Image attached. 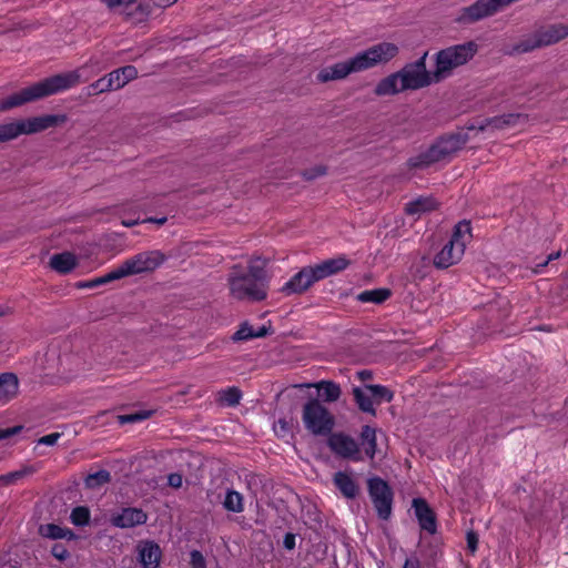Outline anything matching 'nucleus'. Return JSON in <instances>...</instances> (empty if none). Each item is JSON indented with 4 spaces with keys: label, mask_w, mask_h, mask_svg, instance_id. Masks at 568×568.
I'll return each instance as SVG.
<instances>
[{
    "label": "nucleus",
    "mask_w": 568,
    "mask_h": 568,
    "mask_svg": "<svg viewBox=\"0 0 568 568\" xmlns=\"http://www.w3.org/2000/svg\"><path fill=\"white\" fill-rule=\"evenodd\" d=\"M476 44L468 42L440 50L436 54L435 80L440 82L450 75L452 71L465 64L476 52Z\"/></svg>",
    "instance_id": "nucleus-7"
},
{
    "label": "nucleus",
    "mask_w": 568,
    "mask_h": 568,
    "mask_svg": "<svg viewBox=\"0 0 568 568\" xmlns=\"http://www.w3.org/2000/svg\"><path fill=\"white\" fill-rule=\"evenodd\" d=\"M403 568H419V565L417 560L406 559Z\"/></svg>",
    "instance_id": "nucleus-54"
},
{
    "label": "nucleus",
    "mask_w": 568,
    "mask_h": 568,
    "mask_svg": "<svg viewBox=\"0 0 568 568\" xmlns=\"http://www.w3.org/2000/svg\"><path fill=\"white\" fill-rule=\"evenodd\" d=\"M146 221L148 222H156L158 224H163V223H165L166 219L165 217H162V219H159V220L149 219Z\"/></svg>",
    "instance_id": "nucleus-57"
},
{
    "label": "nucleus",
    "mask_w": 568,
    "mask_h": 568,
    "mask_svg": "<svg viewBox=\"0 0 568 568\" xmlns=\"http://www.w3.org/2000/svg\"><path fill=\"white\" fill-rule=\"evenodd\" d=\"M398 47L390 42L377 43L367 50L358 52L353 58L323 68L316 79L321 83L343 80L351 73L361 72L378 64H384L395 58Z\"/></svg>",
    "instance_id": "nucleus-2"
},
{
    "label": "nucleus",
    "mask_w": 568,
    "mask_h": 568,
    "mask_svg": "<svg viewBox=\"0 0 568 568\" xmlns=\"http://www.w3.org/2000/svg\"><path fill=\"white\" fill-rule=\"evenodd\" d=\"M231 295L236 300L253 302L263 301L267 296L268 277L263 263L252 260L247 271L235 265L227 275Z\"/></svg>",
    "instance_id": "nucleus-3"
},
{
    "label": "nucleus",
    "mask_w": 568,
    "mask_h": 568,
    "mask_svg": "<svg viewBox=\"0 0 568 568\" xmlns=\"http://www.w3.org/2000/svg\"><path fill=\"white\" fill-rule=\"evenodd\" d=\"M467 139L463 134H453L439 139L427 151L408 160L410 168H424L433 163L450 159L465 144Z\"/></svg>",
    "instance_id": "nucleus-6"
},
{
    "label": "nucleus",
    "mask_w": 568,
    "mask_h": 568,
    "mask_svg": "<svg viewBox=\"0 0 568 568\" xmlns=\"http://www.w3.org/2000/svg\"><path fill=\"white\" fill-rule=\"evenodd\" d=\"M560 256V252H556V253H551L548 255L547 260L541 263V264H538V266H546L550 261H554V260H557L558 257Z\"/></svg>",
    "instance_id": "nucleus-52"
},
{
    "label": "nucleus",
    "mask_w": 568,
    "mask_h": 568,
    "mask_svg": "<svg viewBox=\"0 0 568 568\" xmlns=\"http://www.w3.org/2000/svg\"><path fill=\"white\" fill-rule=\"evenodd\" d=\"M166 258V255L159 250L144 251L123 261L119 268L123 277L151 273L159 268Z\"/></svg>",
    "instance_id": "nucleus-10"
},
{
    "label": "nucleus",
    "mask_w": 568,
    "mask_h": 568,
    "mask_svg": "<svg viewBox=\"0 0 568 568\" xmlns=\"http://www.w3.org/2000/svg\"><path fill=\"white\" fill-rule=\"evenodd\" d=\"M362 440L365 447L366 455L373 459L376 454V429L371 426H364L361 433Z\"/></svg>",
    "instance_id": "nucleus-31"
},
{
    "label": "nucleus",
    "mask_w": 568,
    "mask_h": 568,
    "mask_svg": "<svg viewBox=\"0 0 568 568\" xmlns=\"http://www.w3.org/2000/svg\"><path fill=\"white\" fill-rule=\"evenodd\" d=\"M111 479L110 473L108 470L101 469L93 474H89L85 477V486L91 489L99 488L100 486L109 483Z\"/></svg>",
    "instance_id": "nucleus-35"
},
{
    "label": "nucleus",
    "mask_w": 568,
    "mask_h": 568,
    "mask_svg": "<svg viewBox=\"0 0 568 568\" xmlns=\"http://www.w3.org/2000/svg\"><path fill=\"white\" fill-rule=\"evenodd\" d=\"M36 471V468L33 466H24L19 470H14L4 475H0V486H10L22 478H24L28 475H31Z\"/></svg>",
    "instance_id": "nucleus-33"
},
{
    "label": "nucleus",
    "mask_w": 568,
    "mask_h": 568,
    "mask_svg": "<svg viewBox=\"0 0 568 568\" xmlns=\"http://www.w3.org/2000/svg\"><path fill=\"white\" fill-rule=\"evenodd\" d=\"M367 392L373 395L376 404L393 400L394 394L390 389L383 385H366Z\"/></svg>",
    "instance_id": "nucleus-34"
},
{
    "label": "nucleus",
    "mask_w": 568,
    "mask_h": 568,
    "mask_svg": "<svg viewBox=\"0 0 568 568\" xmlns=\"http://www.w3.org/2000/svg\"><path fill=\"white\" fill-rule=\"evenodd\" d=\"M438 203L434 197L426 196V197H419L415 201L408 202L406 204L405 211L407 214L415 215V214H423L430 212L437 207Z\"/></svg>",
    "instance_id": "nucleus-26"
},
{
    "label": "nucleus",
    "mask_w": 568,
    "mask_h": 568,
    "mask_svg": "<svg viewBox=\"0 0 568 568\" xmlns=\"http://www.w3.org/2000/svg\"><path fill=\"white\" fill-rule=\"evenodd\" d=\"M138 77V70L133 65L119 68L105 77H102L88 87V94H98L119 90Z\"/></svg>",
    "instance_id": "nucleus-11"
},
{
    "label": "nucleus",
    "mask_w": 568,
    "mask_h": 568,
    "mask_svg": "<svg viewBox=\"0 0 568 568\" xmlns=\"http://www.w3.org/2000/svg\"><path fill=\"white\" fill-rule=\"evenodd\" d=\"M40 531L44 537L52 538V539H62V538L73 535L69 529H64L54 524H48L45 526H41Z\"/></svg>",
    "instance_id": "nucleus-36"
},
{
    "label": "nucleus",
    "mask_w": 568,
    "mask_h": 568,
    "mask_svg": "<svg viewBox=\"0 0 568 568\" xmlns=\"http://www.w3.org/2000/svg\"><path fill=\"white\" fill-rule=\"evenodd\" d=\"M223 506L227 511L241 513L244 510L243 496L233 489L226 491Z\"/></svg>",
    "instance_id": "nucleus-32"
},
{
    "label": "nucleus",
    "mask_w": 568,
    "mask_h": 568,
    "mask_svg": "<svg viewBox=\"0 0 568 568\" xmlns=\"http://www.w3.org/2000/svg\"><path fill=\"white\" fill-rule=\"evenodd\" d=\"M146 520L148 515L140 508H124L110 519L111 524L118 528H133L145 524Z\"/></svg>",
    "instance_id": "nucleus-17"
},
{
    "label": "nucleus",
    "mask_w": 568,
    "mask_h": 568,
    "mask_svg": "<svg viewBox=\"0 0 568 568\" xmlns=\"http://www.w3.org/2000/svg\"><path fill=\"white\" fill-rule=\"evenodd\" d=\"M368 493L378 517L388 519L392 514L393 493L387 483L381 478L369 479Z\"/></svg>",
    "instance_id": "nucleus-13"
},
{
    "label": "nucleus",
    "mask_w": 568,
    "mask_h": 568,
    "mask_svg": "<svg viewBox=\"0 0 568 568\" xmlns=\"http://www.w3.org/2000/svg\"><path fill=\"white\" fill-rule=\"evenodd\" d=\"M70 519L74 526H87L90 521L89 508L84 506H78L73 508L70 515Z\"/></svg>",
    "instance_id": "nucleus-37"
},
{
    "label": "nucleus",
    "mask_w": 568,
    "mask_h": 568,
    "mask_svg": "<svg viewBox=\"0 0 568 568\" xmlns=\"http://www.w3.org/2000/svg\"><path fill=\"white\" fill-rule=\"evenodd\" d=\"M111 12L120 14L126 8H131L139 0H100Z\"/></svg>",
    "instance_id": "nucleus-38"
},
{
    "label": "nucleus",
    "mask_w": 568,
    "mask_h": 568,
    "mask_svg": "<svg viewBox=\"0 0 568 568\" xmlns=\"http://www.w3.org/2000/svg\"><path fill=\"white\" fill-rule=\"evenodd\" d=\"M138 559L143 568H159L162 550L158 544L151 540L140 541L136 546Z\"/></svg>",
    "instance_id": "nucleus-16"
},
{
    "label": "nucleus",
    "mask_w": 568,
    "mask_h": 568,
    "mask_svg": "<svg viewBox=\"0 0 568 568\" xmlns=\"http://www.w3.org/2000/svg\"><path fill=\"white\" fill-rule=\"evenodd\" d=\"M334 484L346 498H355L358 494V486L347 473L337 471L334 475Z\"/></svg>",
    "instance_id": "nucleus-24"
},
{
    "label": "nucleus",
    "mask_w": 568,
    "mask_h": 568,
    "mask_svg": "<svg viewBox=\"0 0 568 568\" xmlns=\"http://www.w3.org/2000/svg\"><path fill=\"white\" fill-rule=\"evenodd\" d=\"M267 331L264 326L254 329L247 323L241 325V327L234 333L233 341H247L255 337H263Z\"/></svg>",
    "instance_id": "nucleus-30"
},
{
    "label": "nucleus",
    "mask_w": 568,
    "mask_h": 568,
    "mask_svg": "<svg viewBox=\"0 0 568 568\" xmlns=\"http://www.w3.org/2000/svg\"><path fill=\"white\" fill-rule=\"evenodd\" d=\"M348 265L349 260L345 255H338L314 266L303 267L282 286L281 292L285 295L302 294L315 282L342 272Z\"/></svg>",
    "instance_id": "nucleus-4"
},
{
    "label": "nucleus",
    "mask_w": 568,
    "mask_h": 568,
    "mask_svg": "<svg viewBox=\"0 0 568 568\" xmlns=\"http://www.w3.org/2000/svg\"><path fill=\"white\" fill-rule=\"evenodd\" d=\"M121 278H123V276L118 266L116 268L112 270L111 272L106 273L105 275L99 276L91 281H92L93 287H95V286L103 285V284L110 283L112 281H116V280H121Z\"/></svg>",
    "instance_id": "nucleus-40"
},
{
    "label": "nucleus",
    "mask_w": 568,
    "mask_h": 568,
    "mask_svg": "<svg viewBox=\"0 0 568 568\" xmlns=\"http://www.w3.org/2000/svg\"><path fill=\"white\" fill-rule=\"evenodd\" d=\"M79 288H93L92 281L80 282L77 285Z\"/></svg>",
    "instance_id": "nucleus-55"
},
{
    "label": "nucleus",
    "mask_w": 568,
    "mask_h": 568,
    "mask_svg": "<svg viewBox=\"0 0 568 568\" xmlns=\"http://www.w3.org/2000/svg\"><path fill=\"white\" fill-rule=\"evenodd\" d=\"M155 7L168 8L174 4L178 0H151Z\"/></svg>",
    "instance_id": "nucleus-50"
},
{
    "label": "nucleus",
    "mask_w": 568,
    "mask_h": 568,
    "mask_svg": "<svg viewBox=\"0 0 568 568\" xmlns=\"http://www.w3.org/2000/svg\"><path fill=\"white\" fill-rule=\"evenodd\" d=\"M357 376L361 381H366V379L372 378V372L364 369V371L358 372Z\"/></svg>",
    "instance_id": "nucleus-53"
},
{
    "label": "nucleus",
    "mask_w": 568,
    "mask_h": 568,
    "mask_svg": "<svg viewBox=\"0 0 568 568\" xmlns=\"http://www.w3.org/2000/svg\"><path fill=\"white\" fill-rule=\"evenodd\" d=\"M471 236L470 223L468 221L458 222L450 239L435 254L433 260L435 267L444 270L459 263Z\"/></svg>",
    "instance_id": "nucleus-5"
},
{
    "label": "nucleus",
    "mask_w": 568,
    "mask_h": 568,
    "mask_svg": "<svg viewBox=\"0 0 568 568\" xmlns=\"http://www.w3.org/2000/svg\"><path fill=\"white\" fill-rule=\"evenodd\" d=\"M328 447L336 455L344 458H358V446L357 443L349 436L342 433L332 434L328 437Z\"/></svg>",
    "instance_id": "nucleus-15"
},
{
    "label": "nucleus",
    "mask_w": 568,
    "mask_h": 568,
    "mask_svg": "<svg viewBox=\"0 0 568 568\" xmlns=\"http://www.w3.org/2000/svg\"><path fill=\"white\" fill-rule=\"evenodd\" d=\"M302 420L305 428L315 436L329 435L335 425L334 416L317 399H311L304 405Z\"/></svg>",
    "instance_id": "nucleus-8"
},
{
    "label": "nucleus",
    "mask_w": 568,
    "mask_h": 568,
    "mask_svg": "<svg viewBox=\"0 0 568 568\" xmlns=\"http://www.w3.org/2000/svg\"><path fill=\"white\" fill-rule=\"evenodd\" d=\"M413 507L422 529L435 534L437 529L436 517L427 503L422 498H415Z\"/></svg>",
    "instance_id": "nucleus-18"
},
{
    "label": "nucleus",
    "mask_w": 568,
    "mask_h": 568,
    "mask_svg": "<svg viewBox=\"0 0 568 568\" xmlns=\"http://www.w3.org/2000/svg\"><path fill=\"white\" fill-rule=\"evenodd\" d=\"M353 394L361 410L376 415L374 397L367 392L366 386L364 388L354 387Z\"/></svg>",
    "instance_id": "nucleus-27"
},
{
    "label": "nucleus",
    "mask_w": 568,
    "mask_h": 568,
    "mask_svg": "<svg viewBox=\"0 0 568 568\" xmlns=\"http://www.w3.org/2000/svg\"><path fill=\"white\" fill-rule=\"evenodd\" d=\"M311 386L317 388L318 395L324 402L333 403L336 402L341 396V387L336 383L321 381L315 384H307V387Z\"/></svg>",
    "instance_id": "nucleus-25"
},
{
    "label": "nucleus",
    "mask_w": 568,
    "mask_h": 568,
    "mask_svg": "<svg viewBox=\"0 0 568 568\" xmlns=\"http://www.w3.org/2000/svg\"><path fill=\"white\" fill-rule=\"evenodd\" d=\"M525 122L526 118L520 114H504L488 120L486 125H481L480 129L485 130L488 128H493L497 130H503L524 124Z\"/></svg>",
    "instance_id": "nucleus-22"
},
{
    "label": "nucleus",
    "mask_w": 568,
    "mask_h": 568,
    "mask_svg": "<svg viewBox=\"0 0 568 568\" xmlns=\"http://www.w3.org/2000/svg\"><path fill=\"white\" fill-rule=\"evenodd\" d=\"M52 554L55 558H58L60 560H63L69 556L67 549L62 546H54L52 548Z\"/></svg>",
    "instance_id": "nucleus-49"
},
{
    "label": "nucleus",
    "mask_w": 568,
    "mask_h": 568,
    "mask_svg": "<svg viewBox=\"0 0 568 568\" xmlns=\"http://www.w3.org/2000/svg\"><path fill=\"white\" fill-rule=\"evenodd\" d=\"M467 546L471 552H475L478 545V537L474 531L467 532Z\"/></svg>",
    "instance_id": "nucleus-46"
},
{
    "label": "nucleus",
    "mask_w": 568,
    "mask_h": 568,
    "mask_svg": "<svg viewBox=\"0 0 568 568\" xmlns=\"http://www.w3.org/2000/svg\"><path fill=\"white\" fill-rule=\"evenodd\" d=\"M24 135L21 120L0 124V141L8 142Z\"/></svg>",
    "instance_id": "nucleus-28"
},
{
    "label": "nucleus",
    "mask_w": 568,
    "mask_h": 568,
    "mask_svg": "<svg viewBox=\"0 0 568 568\" xmlns=\"http://www.w3.org/2000/svg\"><path fill=\"white\" fill-rule=\"evenodd\" d=\"M104 68L105 64L101 58L91 57L83 65L75 70L47 78L11 94L0 102V110H10L24 103L65 91L81 82H87Z\"/></svg>",
    "instance_id": "nucleus-1"
},
{
    "label": "nucleus",
    "mask_w": 568,
    "mask_h": 568,
    "mask_svg": "<svg viewBox=\"0 0 568 568\" xmlns=\"http://www.w3.org/2000/svg\"><path fill=\"white\" fill-rule=\"evenodd\" d=\"M67 120L68 118L65 114H44L28 119H21L24 135L39 133L50 128L61 125L65 123Z\"/></svg>",
    "instance_id": "nucleus-14"
},
{
    "label": "nucleus",
    "mask_w": 568,
    "mask_h": 568,
    "mask_svg": "<svg viewBox=\"0 0 568 568\" xmlns=\"http://www.w3.org/2000/svg\"><path fill=\"white\" fill-rule=\"evenodd\" d=\"M60 434L59 433H51L49 435H45V436H42L39 440H38V444L40 445H47V446H52L54 445L58 439L60 438Z\"/></svg>",
    "instance_id": "nucleus-43"
},
{
    "label": "nucleus",
    "mask_w": 568,
    "mask_h": 568,
    "mask_svg": "<svg viewBox=\"0 0 568 568\" xmlns=\"http://www.w3.org/2000/svg\"><path fill=\"white\" fill-rule=\"evenodd\" d=\"M568 36V26L558 23L538 29L534 34L521 40L514 50L518 53L532 51L537 48L551 45Z\"/></svg>",
    "instance_id": "nucleus-9"
},
{
    "label": "nucleus",
    "mask_w": 568,
    "mask_h": 568,
    "mask_svg": "<svg viewBox=\"0 0 568 568\" xmlns=\"http://www.w3.org/2000/svg\"><path fill=\"white\" fill-rule=\"evenodd\" d=\"M390 296L388 288L367 290L358 294L357 300L362 303L379 304Z\"/></svg>",
    "instance_id": "nucleus-29"
},
{
    "label": "nucleus",
    "mask_w": 568,
    "mask_h": 568,
    "mask_svg": "<svg viewBox=\"0 0 568 568\" xmlns=\"http://www.w3.org/2000/svg\"><path fill=\"white\" fill-rule=\"evenodd\" d=\"M21 429H22L21 426H14L11 428L0 429V440L18 434Z\"/></svg>",
    "instance_id": "nucleus-48"
},
{
    "label": "nucleus",
    "mask_w": 568,
    "mask_h": 568,
    "mask_svg": "<svg viewBox=\"0 0 568 568\" xmlns=\"http://www.w3.org/2000/svg\"><path fill=\"white\" fill-rule=\"evenodd\" d=\"M120 14L123 16V19L126 22L133 26H139L149 20L151 16V8L149 3L141 2V0H139L131 8L123 10Z\"/></svg>",
    "instance_id": "nucleus-20"
},
{
    "label": "nucleus",
    "mask_w": 568,
    "mask_h": 568,
    "mask_svg": "<svg viewBox=\"0 0 568 568\" xmlns=\"http://www.w3.org/2000/svg\"><path fill=\"white\" fill-rule=\"evenodd\" d=\"M168 484L173 488H180L183 484V478L180 474H170L168 477Z\"/></svg>",
    "instance_id": "nucleus-45"
},
{
    "label": "nucleus",
    "mask_w": 568,
    "mask_h": 568,
    "mask_svg": "<svg viewBox=\"0 0 568 568\" xmlns=\"http://www.w3.org/2000/svg\"><path fill=\"white\" fill-rule=\"evenodd\" d=\"M19 382L14 374L0 375V405H4L18 394Z\"/></svg>",
    "instance_id": "nucleus-21"
},
{
    "label": "nucleus",
    "mask_w": 568,
    "mask_h": 568,
    "mask_svg": "<svg viewBox=\"0 0 568 568\" xmlns=\"http://www.w3.org/2000/svg\"><path fill=\"white\" fill-rule=\"evenodd\" d=\"M138 224V221L135 220H131V221H122V225L126 226V227H131L133 225Z\"/></svg>",
    "instance_id": "nucleus-56"
},
{
    "label": "nucleus",
    "mask_w": 568,
    "mask_h": 568,
    "mask_svg": "<svg viewBox=\"0 0 568 568\" xmlns=\"http://www.w3.org/2000/svg\"><path fill=\"white\" fill-rule=\"evenodd\" d=\"M406 87L404 80L400 75V72L397 71L395 73L389 74L388 77L382 79L375 87V94L378 97L385 95H394L406 91Z\"/></svg>",
    "instance_id": "nucleus-19"
},
{
    "label": "nucleus",
    "mask_w": 568,
    "mask_h": 568,
    "mask_svg": "<svg viewBox=\"0 0 568 568\" xmlns=\"http://www.w3.org/2000/svg\"><path fill=\"white\" fill-rule=\"evenodd\" d=\"M284 545L287 549L294 548L295 540L293 535H286L284 539Z\"/></svg>",
    "instance_id": "nucleus-51"
},
{
    "label": "nucleus",
    "mask_w": 568,
    "mask_h": 568,
    "mask_svg": "<svg viewBox=\"0 0 568 568\" xmlns=\"http://www.w3.org/2000/svg\"><path fill=\"white\" fill-rule=\"evenodd\" d=\"M77 264L78 261L75 255L70 252L54 254L50 258V266L61 274L71 272Z\"/></svg>",
    "instance_id": "nucleus-23"
},
{
    "label": "nucleus",
    "mask_w": 568,
    "mask_h": 568,
    "mask_svg": "<svg viewBox=\"0 0 568 568\" xmlns=\"http://www.w3.org/2000/svg\"><path fill=\"white\" fill-rule=\"evenodd\" d=\"M326 172V170L323 168V166H317L311 171H307L304 173V176L307 179V180H313L317 176H322L324 175Z\"/></svg>",
    "instance_id": "nucleus-47"
},
{
    "label": "nucleus",
    "mask_w": 568,
    "mask_h": 568,
    "mask_svg": "<svg viewBox=\"0 0 568 568\" xmlns=\"http://www.w3.org/2000/svg\"><path fill=\"white\" fill-rule=\"evenodd\" d=\"M4 314H6L4 308H3V306L0 305V316H2Z\"/></svg>",
    "instance_id": "nucleus-58"
},
{
    "label": "nucleus",
    "mask_w": 568,
    "mask_h": 568,
    "mask_svg": "<svg viewBox=\"0 0 568 568\" xmlns=\"http://www.w3.org/2000/svg\"><path fill=\"white\" fill-rule=\"evenodd\" d=\"M426 57L427 52L399 70L407 90H418L438 82L435 80L434 71L429 72L426 69Z\"/></svg>",
    "instance_id": "nucleus-12"
},
{
    "label": "nucleus",
    "mask_w": 568,
    "mask_h": 568,
    "mask_svg": "<svg viewBox=\"0 0 568 568\" xmlns=\"http://www.w3.org/2000/svg\"><path fill=\"white\" fill-rule=\"evenodd\" d=\"M191 564L194 568H204V558L197 550L191 552Z\"/></svg>",
    "instance_id": "nucleus-44"
},
{
    "label": "nucleus",
    "mask_w": 568,
    "mask_h": 568,
    "mask_svg": "<svg viewBox=\"0 0 568 568\" xmlns=\"http://www.w3.org/2000/svg\"><path fill=\"white\" fill-rule=\"evenodd\" d=\"M241 397L242 393L236 387H229L222 390L220 396L221 400L229 406L237 405L241 400Z\"/></svg>",
    "instance_id": "nucleus-39"
},
{
    "label": "nucleus",
    "mask_w": 568,
    "mask_h": 568,
    "mask_svg": "<svg viewBox=\"0 0 568 568\" xmlns=\"http://www.w3.org/2000/svg\"><path fill=\"white\" fill-rule=\"evenodd\" d=\"M273 429L278 437H286L291 434V425L285 419H278L274 423Z\"/></svg>",
    "instance_id": "nucleus-42"
},
{
    "label": "nucleus",
    "mask_w": 568,
    "mask_h": 568,
    "mask_svg": "<svg viewBox=\"0 0 568 568\" xmlns=\"http://www.w3.org/2000/svg\"><path fill=\"white\" fill-rule=\"evenodd\" d=\"M150 415H151V413L145 412V410L141 412V413H135V414L122 415V416H119V422H120V424L141 422V420L149 418Z\"/></svg>",
    "instance_id": "nucleus-41"
}]
</instances>
